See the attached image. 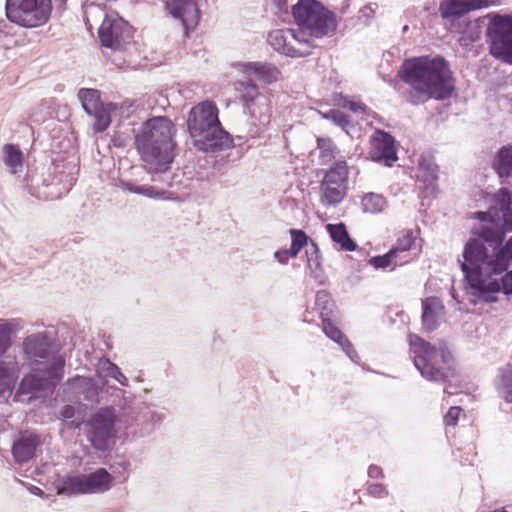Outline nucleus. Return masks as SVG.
I'll return each mask as SVG.
<instances>
[{
	"instance_id": "nucleus-1",
	"label": "nucleus",
	"mask_w": 512,
	"mask_h": 512,
	"mask_svg": "<svg viewBox=\"0 0 512 512\" xmlns=\"http://www.w3.org/2000/svg\"><path fill=\"white\" fill-rule=\"evenodd\" d=\"M503 240L501 229L484 227L480 238L467 242L463 251L465 279L473 295L486 303L496 302L500 291L512 294V271L507 272L512 262V237L505 245Z\"/></svg>"
},
{
	"instance_id": "nucleus-2",
	"label": "nucleus",
	"mask_w": 512,
	"mask_h": 512,
	"mask_svg": "<svg viewBox=\"0 0 512 512\" xmlns=\"http://www.w3.org/2000/svg\"><path fill=\"white\" fill-rule=\"evenodd\" d=\"M398 76L411 88L413 104L429 99H447L454 90L452 72L448 63L439 56L406 59L398 71Z\"/></svg>"
},
{
	"instance_id": "nucleus-3",
	"label": "nucleus",
	"mask_w": 512,
	"mask_h": 512,
	"mask_svg": "<svg viewBox=\"0 0 512 512\" xmlns=\"http://www.w3.org/2000/svg\"><path fill=\"white\" fill-rule=\"evenodd\" d=\"M175 132V125L167 117H153L143 124L136 143L149 172L163 173L170 168L176 156Z\"/></svg>"
},
{
	"instance_id": "nucleus-4",
	"label": "nucleus",
	"mask_w": 512,
	"mask_h": 512,
	"mask_svg": "<svg viewBox=\"0 0 512 512\" xmlns=\"http://www.w3.org/2000/svg\"><path fill=\"white\" fill-rule=\"evenodd\" d=\"M24 349L35 364L31 373L22 379L20 392L35 393L55 387L63 377L65 361L62 356L50 352L47 337L41 334L27 337Z\"/></svg>"
},
{
	"instance_id": "nucleus-5",
	"label": "nucleus",
	"mask_w": 512,
	"mask_h": 512,
	"mask_svg": "<svg viewBox=\"0 0 512 512\" xmlns=\"http://www.w3.org/2000/svg\"><path fill=\"white\" fill-rule=\"evenodd\" d=\"M292 15L299 27L297 33L310 51L311 38H322L336 30L335 15L316 0H299L292 8Z\"/></svg>"
},
{
	"instance_id": "nucleus-6",
	"label": "nucleus",
	"mask_w": 512,
	"mask_h": 512,
	"mask_svg": "<svg viewBox=\"0 0 512 512\" xmlns=\"http://www.w3.org/2000/svg\"><path fill=\"white\" fill-rule=\"evenodd\" d=\"M414 364L422 376L432 381H445L451 372L452 355L445 349H437L416 334L409 335Z\"/></svg>"
},
{
	"instance_id": "nucleus-7",
	"label": "nucleus",
	"mask_w": 512,
	"mask_h": 512,
	"mask_svg": "<svg viewBox=\"0 0 512 512\" xmlns=\"http://www.w3.org/2000/svg\"><path fill=\"white\" fill-rule=\"evenodd\" d=\"M187 126L199 150L206 151L217 146L216 138L222 129L216 104L206 100L194 106L189 113Z\"/></svg>"
},
{
	"instance_id": "nucleus-8",
	"label": "nucleus",
	"mask_w": 512,
	"mask_h": 512,
	"mask_svg": "<svg viewBox=\"0 0 512 512\" xmlns=\"http://www.w3.org/2000/svg\"><path fill=\"white\" fill-rule=\"evenodd\" d=\"M8 20L24 28L46 24L52 13L51 0H6Z\"/></svg>"
},
{
	"instance_id": "nucleus-9",
	"label": "nucleus",
	"mask_w": 512,
	"mask_h": 512,
	"mask_svg": "<svg viewBox=\"0 0 512 512\" xmlns=\"http://www.w3.org/2000/svg\"><path fill=\"white\" fill-rule=\"evenodd\" d=\"M349 167L346 160H339L324 172L320 182L319 200L325 207L337 206L348 192Z\"/></svg>"
},
{
	"instance_id": "nucleus-10",
	"label": "nucleus",
	"mask_w": 512,
	"mask_h": 512,
	"mask_svg": "<svg viewBox=\"0 0 512 512\" xmlns=\"http://www.w3.org/2000/svg\"><path fill=\"white\" fill-rule=\"evenodd\" d=\"M102 46L123 51L133 42V27L117 12L107 13L98 30Z\"/></svg>"
},
{
	"instance_id": "nucleus-11",
	"label": "nucleus",
	"mask_w": 512,
	"mask_h": 512,
	"mask_svg": "<svg viewBox=\"0 0 512 512\" xmlns=\"http://www.w3.org/2000/svg\"><path fill=\"white\" fill-rule=\"evenodd\" d=\"M490 54L512 64V17L496 15L487 30Z\"/></svg>"
},
{
	"instance_id": "nucleus-12",
	"label": "nucleus",
	"mask_w": 512,
	"mask_h": 512,
	"mask_svg": "<svg viewBox=\"0 0 512 512\" xmlns=\"http://www.w3.org/2000/svg\"><path fill=\"white\" fill-rule=\"evenodd\" d=\"M78 98L85 112L94 117L93 130L97 133L105 131L111 123V113L116 110L112 103H103L100 91L90 88H82L78 92Z\"/></svg>"
},
{
	"instance_id": "nucleus-13",
	"label": "nucleus",
	"mask_w": 512,
	"mask_h": 512,
	"mask_svg": "<svg viewBox=\"0 0 512 512\" xmlns=\"http://www.w3.org/2000/svg\"><path fill=\"white\" fill-rule=\"evenodd\" d=\"M268 41L271 46L290 57H304L310 50L304 46L303 40L296 30H275L269 33Z\"/></svg>"
},
{
	"instance_id": "nucleus-14",
	"label": "nucleus",
	"mask_w": 512,
	"mask_h": 512,
	"mask_svg": "<svg viewBox=\"0 0 512 512\" xmlns=\"http://www.w3.org/2000/svg\"><path fill=\"white\" fill-rule=\"evenodd\" d=\"M371 160L392 166L397 160L394 138L383 130H376L369 140Z\"/></svg>"
},
{
	"instance_id": "nucleus-15",
	"label": "nucleus",
	"mask_w": 512,
	"mask_h": 512,
	"mask_svg": "<svg viewBox=\"0 0 512 512\" xmlns=\"http://www.w3.org/2000/svg\"><path fill=\"white\" fill-rule=\"evenodd\" d=\"M500 4L501 0H443L440 2L439 11L444 19L459 18L470 11Z\"/></svg>"
},
{
	"instance_id": "nucleus-16",
	"label": "nucleus",
	"mask_w": 512,
	"mask_h": 512,
	"mask_svg": "<svg viewBox=\"0 0 512 512\" xmlns=\"http://www.w3.org/2000/svg\"><path fill=\"white\" fill-rule=\"evenodd\" d=\"M114 421L109 409L100 410L91 421L89 439L98 450H105L112 436Z\"/></svg>"
},
{
	"instance_id": "nucleus-17",
	"label": "nucleus",
	"mask_w": 512,
	"mask_h": 512,
	"mask_svg": "<svg viewBox=\"0 0 512 512\" xmlns=\"http://www.w3.org/2000/svg\"><path fill=\"white\" fill-rule=\"evenodd\" d=\"M166 8L174 18L181 20L186 34L199 23L200 11L194 0H168Z\"/></svg>"
},
{
	"instance_id": "nucleus-18",
	"label": "nucleus",
	"mask_w": 512,
	"mask_h": 512,
	"mask_svg": "<svg viewBox=\"0 0 512 512\" xmlns=\"http://www.w3.org/2000/svg\"><path fill=\"white\" fill-rule=\"evenodd\" d=\"M234 68L246 78L254 76L264 84H273L281 77L280 70L268 62H239L234 64Z\"/></svg>"
},
{
	"instance_id": "nucleus-19",
	"label": "nucleus",
	"mask_w": 512,
	"mask_h": 512,
	"mask_svg": "<svg viewBox=\"0 0 512 512\" xmlns=\"http://www.w3.org/2000/svg\"><path fill=\"white\" fill-rule=\"evenodd\" d=\"M40 440L36 434L24 432L13 444L12 454L16 463L22 464L33 458Z\"/></svg>"
},
{
	"instance_id": "nucleus-20",
	"label": "nucleus",
	"mask_w": 512,
	"mask_h": 512,
	"mask_svg": "<svg viewBox=\"0 0 512 512\" xmlns=\"http://www.w3.org/2000/svg\"><path fill=\"white\" fill-rule=\"evenodd\" d=\"M422 323L427 331L437 326L439 316L444 312V305L437 297H428L422 301Z\"/></svg>"
},
{
	"instance_id": "nucleus-21",
	"label": "nucleus",
	"mask_w": 512,
	"mask_h": 512,
	"mask_svg": "<svg viewBox=\"0 0 512 512\" xmlns=\"http://www.w3.org/2000/svg\"><path fill=\"white\" fill-rule=\"evenodd\" d=\"M87 494L103 493L109 490L113 483V476L104 468L85 475Z\"/></svg>"
},
{
	"instance_id": "nucleus-22",
	"label": "nucleus",
	"mask_w": 512,
	"mask_h": 512,
	"mask_svg": "<svg viewBox=\"0 0 512 512\" xmlns=\"http://www.w3.org/2000/svg\"><path fill=\"white\" fill-rule=\"evenodd\" d=\"M316 148L318 149L319 152V165H333V163L340 160L338 159L340 149L330 137H317Z\"/></svg>"
},
{
	"instance_id": "nucleus-23",
	"label": "nucleus",
	"mask_w": 512,
	"mask_h": 512,
	"mask_svg": "<svg viewBox=\"0 0 512 512\" xmlns=\"http://www.w3.org/2000/svg\"><path fill=\"white\" fill-rule=\"evenodd\" d=\"M326 230L333 242L345 251H354L356 243L351 239L344 223L328 224Z\"/></svg>"
},
{
	"instance_id": "nucleus-24",
	"label": "nucleus",
	"mask_w": 512,
	"mask_h": 512,
	"mask_svg": "<svg viewBox=\"0 0 512 512\" xmlns=\"http://www.w3.org/2000/svg\"><path fill=\"white\" fill-rule=\"evenodd\" d=\"M57 490L58 494H87L84 474L64 476L60 480Z\"/></svg>"
},
{
	"instance_id": "nucleus-25",
	"label": "nucleus",
	"mask_w": 512,
	"mask_h": 512,
	"mask_svg": "<svg viewBox=\"0 0 512 512\" xmlns=\"http://www.w3.org/2000/svg\"><path fill=\"white\" fill-rule=\"evenodd\" d=\"M234 90L246 107L254 104L255 100L260 96L259 87L250 78H247L245 81H236L234 83Z\"/></svg>"
},
{
	"instance_id": "nucleus-26",
	"label": "nucleus",
	"mask_w": 512,
	"mask_h": 512,
	"mask_svg": "<svg viewBox=\"0 0 512 512\" xmlns=\"http://www.w3.org/2000/svg\"><path fill=\"white\" fill-rule=\"evenodd\" d=\"M496 389L505 402L512 403V368L510 366L499 370Z\"/></svg>"
},
{
	"instance_id": "nucleus-27",
	"label": "nucleus",
	"mask_w": 512,
	"mask_h": 512,
	"mask_svg": "<svg viewBox=\"0 0 512 512\" xmlns=\"http://www.w3.org/2000/svg\"><path fill=\"white\" fill-rule=\"evenodd\" d=\"M5 154V164L11 169L13 173H16L23 165V152L19 146L14 144H5L3 147Z\"/></svg>"
},
{
	"instance_id": "nucleus-28",
	"label": "nucleus",
	"mask_w": 512,
	"mask_h": 512,
	"mask_svg": "<svg viewBox=\"0 0 512 512\" xmlns=\"http://www.w3.org/2000/svg\"><path fill=\"white\" fill-rule=\"evenodd\" d=\"M322 330L327 337L341 346L349 345V341L342 331L332 322L330 318L322 320Z\"/></svg>"
},
{
	"instance_id": "nucleus-29",
	"label": "nucleus",
	"mask_w": 512,
	"mask_h": 512,
	"mask_svg": "<svg viewBox=\"0 0 512 512\" xmlns=\"http://www.w3.org/2000/svg\"><path fill=\"white\" fill-rule=\"evenodd\" d=\"M362 206L365 212L378 213L386 206V199L376 193H368L362 198Z\"/></svg>"
},
{
	"instance_id": "nucleus-30",
	"label": "nucleus",
	"mask_w": 512,
	"mask_h": 512,
	"mask_svg": "<svg viewBox=\"0 0 512 512\" xmlns=\"http://www.w3.org/2000/svg\"><path fill=\"white\" fill-rule=\"evenodd\" d=\"M315 304L319 308L321 320L330 318L333 312L334 303L330 294L326 291H318L315 297Z\"/></svg>"
},
{
	"instance_id": "nucleus-31",
	"label": "nucleus",
	"mask_w": 512,
	"mask_h": 512,
	"mask_svg": "<svg viewBox=\"0 0 512 512\" xmlns=\"http://www.w3.org/2000/svg\"><path fill=\"white\" fill-rule=\"evenodd\" d=\"M415 238L411 230H403L398 233L395 244L390 249L391 251L409 253L414 245Z\"/></svg>"
},
{
	"instance_id": "nucleus-32",
	"label": "nucleus",
	"mask_w": 512,
	"mask_h": 512,
	"mask_svg": "<svg viewBox=\"0 0 512 512\" xmlns=\"http://www.w3.org/2000/svg\"><path fill=\"white\" fill-rule=\"evenodd\" d=\"M15 373V363L0 361V391L10 389Z\"/></svg>"
},
{
	"instance_id": "nucleus-33",
	"label": "nucleus",
	"mask_w": 512,
	"mask_h": 512,
	"mask_svg": "<svg viewBox=\"0 0 512 512\" xmlns=\"http://www.w3.org/2000/svg\"><path fill=\"white\" fill-rule=\"evenodd\" d=\"M289 234L291 236V249L292 252H295L297 255L300 253L302 248L308 244L309 237L308 235L300 229H290Z\"/></svg>"
},
{
	"instance_id": "nucleus-34",
	"label": "nucleus",
	"mask_w": 512,
	"mask_h": 512,
	"mask_svg": "<svg viewBox=\"0 0 512 512\" xmlns=\"http://www.w3.org/2000/svg\"><path fill=\"white\" fill-rule=\"evenodd\" d=\"M395 256V251H391L389 250L386 254L384 255H379V256H375V257H372L370 259V264L379 269H385V268H388V267H392V269H394V262H393V257Z\"/></svg>"
},
{
	"instance_id": "nucleus-35",
	"label": "nucleus",
	"mask_w": 512,
	"mask_h": 512,
	"mask_svg": "<svg viewBox=\"0 0 512 512\" xmlns=\"http://www.w3.org/2000/svg\"><path fill=\"white\" fill-rule=\"evenodd\" d=\"M324 117L332 120L336 125L342 128H345L350 125V119L348 115H346L344 112L340 110H330L327 114H325Z\"/></svg>"
},
{
	"instance_id": "nucleus-36",
	"label": "nucleus",
	"mask_w": 512,
	"mask_h": 512,
	"mask_svg": "<svg viewBox=\"0 0 512 512\" xmlns=\"http://www.w3.org/2000/svg\"><path fill=\"white\" fill-rule=\"evenodd\" d=\"M462 413V409L459 406H452L444 416V424L446 426H456L459 417Z\"/></svg>"
},
{
	"instance_id": "nucleus-37",
	"label": "nucleus",
	"mask_w": 512,
	"mask_h": 512,
	"mask_svg": "<svg viewBox=\"0 0 512 512\" xmlns=\"http://www.w3.org/2000/svg\"><path fill=\"white\" fill-rule=\"evenodd\" d=\"M10 328L6 324H0V353H3L11 344Z\"/></svg>"
},
{
	"instance_id": "nucleus-38",
	"label": "nucleus",
	"mask_w": 512,
	"mask_h": 512,
	"mask_svg": "<svg viewBox=\"0 0 512 512\" xmlns=\"http://www.w3.org/2000/svg\"><path fill=\"white\" fill-rule=\"evenodd\" d=\"M367 493L374 498H384L388 495V490L383 484L372 483L367 486Z\"/></svg>"
},
{
	"instance_id": "nucleus-39",
	"label": "nucleus",
	"mask_w": 512,
	"mask_h": 512,
	"mask_svg": "<svg viewBox=\"0 0 512 512\" xmlns=\"http://www.w3.org/2000/svg\"><path fill=\"white\" fill-rule=\"evenodd\" d=\"M275 259L281 264H287L291 258H296L297 254L292 249H283L274 253Z\"/></svg>"
},
{
	"instance_id": "nucleus-40",
	"label": "nucleus",
	"mask_w": 512,
	"mask_h": 512,
	"mask_svg": "<svg viewBox=\"0 0 512 512\" xmlns=\"http://www.w3.org/2000/svg\"><path fill=\"white\" fill-rule=\"evenodd\" d=\"M110 375L113 378H115L120 384L127 385L128 380H127L126 376L114 364L111 365Z\"/></svg>"
},
{
	"instance_id": "nucleus-41",
	"label": "nucleus",
	"mask_w": 512,
	"mask_h": 512,
	"mask_svg": "<svg viewBox=\"0 0 512 512\" xmlns=\"http://www.w3.org/2000/svg\"><path fill=\"white\" fill-rule=\"evenodd\" d=\"M410 261L411 258L409 257V253L396 252L395 256L393 257L394 267L399 265H405Z\"/></svg>"
},
{
	"instance_id": "nucleus-42",
	"label": "nucleus",
	"mask_w": 512,
	"mask_h": 512,
	"mask_svg": "<svg viewBox=\"0 0 512 512\" xmlns=\"http://www.w3.org/2000/svg\"><path fill=\"white\" fill-rule=\"evenodd\" d=\"M71 384L74 385V386H79V387H87V386H93V381L92 379L90 378H86V377H76L74 379L71 380Z\"/></svg>"
},
{
	"instance_id": "nucleus-43",
	"label": "nucleus",
	"mask_w": 512,
	"mask_h": 512,
	"mask_svg": "<svg viewBox=\"0 0 512 512\" xmlns=\"http://www.w3.org/2000/svg\"><path fill=\"white\" fill-rule=\"evenodd\" d=\"M344 107H347L350 111H352L354 113H358V112L364 113L365 108H366L363 103L353 102V101L347 102V104H345Z\"/></svg>"
},
{
	"instance_id": "nucleus-44",
	"label": "nucleus",
	"mask_w": 512,
	"mask_h": 512,
	"mask_svg": "<svg viewBox=\"0 0 512 512\" xmlns=\"http://www.w3.org/2000/svg\"><path fill=\"white\" fill-rule=\"evenodd\" d=\"M75 416V408L71 405H66L60 412V417L64 420L72 419Z\"/></svg>"
},
{
	"instance_id": "nucleus-45",
	"label": "nucleus",
	"mask_w": 512,
	"mask_h": 512,
	"mask_svg": "<svg viewBox=\"0 0 512 512\" xmlns=\"http://www.w3.org/2000/svg\"><path fill=\"white\" fill-rule=\"evenodd\" d=\"M368 476L370 478H382L383 477V470L381 467L377 465H370L368 468Z\"/></svg>"
},
{
	"instance_id": "nucleus-46",
	"label": "nucleus",
	"mask_w": 512,
	"mask_h": 512,
	"mask_svg": "<svg viewBox=\"0 0 512 512\" xmlns=\"http://www.w3.org/2000/svg\"><path fill=\"white\" fill-rule=\"evenodd\" d=\"M132 192H135V193H139V194H144L146 196H153V187L151 186H137V187H134V188H131L130 189Z\"/></svg>"
},
{
	"instance_id": "nucleus-47",
	"label": "nucleus",
	"mask_w": 512,
	"mask_h": 512,
	"mask_svg": "<svg viewBox=\"0 0 512 512\" xmlns=\"http://www.w3.org/2000/svg\"><path fill=\"white\" fill-rule=\"evenodd\" d=\"M287 1L288 0H273L274 4L277 6L279 10L287 9Z\"/></svg>"
},
{
	"instance_id": "nucleus-48",
	"label": "nucleus",
	"mask_w": 512,
	"mask_h": 512,
	"mask_svg": "<svg viewBox=\"0 0 512 512\" xmlns=\"http://www.w3.org/2000/svg\"><path fill=\"white\" fill-rule=\"evenodd\" d=\"M492 212L489 211V212H478L477 215L478 217L481 219V220H486L487 216L488 215H491Z\"/></svg>"
},
{
	"instance_id": "nucleus-49",
	"label": "nucleus",
	"mask_w": 512,
	"mask_h": 512,
	"mask_svg": "<svg viewBox=\"0 0 512 512\" xmlns=\"http://www.w3.org/2000/svg\"><path fill=\"white\" fill-rule=\"evenodd\" d=\"M313 246L315 248L314 254H315V258H316L315 259V267L318 268V267H320V263L318 261V249L315 244H313Z\"/></svg>"
},
{
	"instance_id": "nucleus-50",
	"label": "nucleus",
	"mask_w": 512,
	"mask_h": 512,
	"mask_svg": "<svg viewBox=\"0 0 512 512\" xmlns=\"http://www.w3.org/2000/svg\"><path fill=\"white\" fill-rule=\"evenodd\" d=\"M311 261H312V260H311V258H310V257H308V267H309V268H311V267H312Z\"/></svg>"
},
{
	"instance_id": "nucleus-51",
	"label": "nucleus",
	"mask_w": 512,
	"mask_h": 512,
	"mask_svg": "<svg viewBox=\"0 0 512 512\" xmlns=\"http://www.w3.org/2000/svg\"><path fill=\"white\" fill-rule=\"evenodd\" d=\"M34 489H35V490H34V493H37V491L42 492V491H41V489H40V488H38V487H34Z\"/></svg>"
},
{
	"instance_id": "nucleus-52",
	"label": "nucleus",
	"mask_w": 512,
	"mask_h": 512,
	"mask_svg": "<svg viewBox=\"0 0 512 512\" xmlns=\"http://www.w3.org/2000/svg\"><path fill=\"white\" fill-rule=\"evenodd\" d=\"M34 489H35V490H34V493H37V491L42 492V491H41V489H40V488H38V487H34Z\"/></svg>"
},
{
	"instance_id": "nucleus-53",
	"label": "nucleus",
	"mask_w": 512,
	"mask_h": 512,
	"mask_svg": "<svg viewBox=\"0 0 512 512\" xmlns=\"http://www.w3.org/2000/svg\"><path fill=\"white\" fill-rule=\"evenodd\" d=\"M362 502L361 497H358V503L360 504Z\"/></svg>"
}]
</instances>
